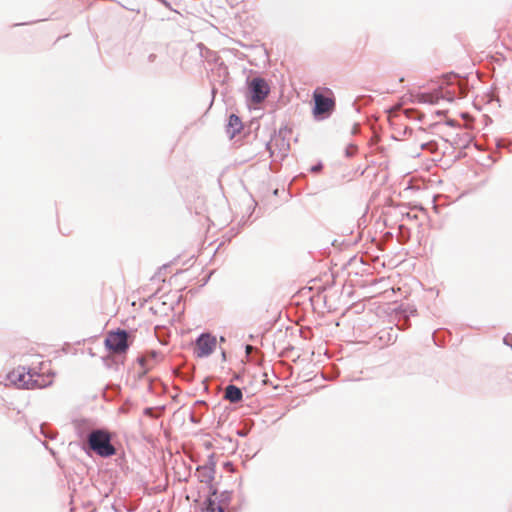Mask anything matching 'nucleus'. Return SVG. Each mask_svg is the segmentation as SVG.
Instances as JSON below:
<instances>
[{
	"mask_svg": "<svg viewBox=\"0 0 512 512\" xmlns=\"http://www.w3.org/2000/svg\"><path fill=\"white\" fill-rule=\"evenodd\" d=\"M85 446L103 458L116 454V449L111 443V434L103 429L90 431L86 437Z\"/></svg>",
	"mask_w": 512,
	"mask_h": 512,
	"instance_id": "obj_1",
	"label": "nucleus"
},
{
	"mask_svg": "<svg viewBox=\"0 0 512 512\" xmlns=\"http://www.w3.org/2000/svg\"><path fill=\"white\" fill-rule=\"evenodd\" d=\"M10 378L19 387L26 389L44 388L52 383V376L40 374L35 370L25 371V368L13 371Z\"/></svg>",
	"mask_w": 512,
	"mask_h": 512,
	"instance_id": "obj_2",
	"label": "nucleus"
},
{
	"mask_svg": "<svg viewBox=\"0 0 512 512\" xmlns=\"http://www.w3.org/2000/svg\"><path fill=\"white\" fill-rule=\"evenodd\" d=\"M313 115L316 119L329 117L335 109L333 91L327 87H317L313 92Z\"/></svg>",
	"mask_w": 512,
	"mask_h": 512,
	"instance_id": "obj_3",
	"label": "nucleus"
},
{
	"mask_svg": "<svg viewBox=\"0 0 512 512\" xmlns=\"http://www.w3.org/2000/svg\"><path fill=\"white\" fill-rule=\"evenodd\" d=\"M128 338L129 333L125 330L111 331L105 338V346L113 354H124L129 348Z\"/></svg>",
	"mask_w": 512,
	"mask_h": 512,
	"instance_id": "obj_4",
	"label": "nucleus"
},
{
	"mask_svg": "<svg viewBox=\"0 0 512 512\" xmlns=\"http://www.w3.org/2000/svg\"><path fill=\"white\" fill-rule=\"evenodd\" d=\"M217 338L210 333H202L195 341L194 354L199 358L210 356L216 349Z\"/></svg>",
	"mask_w": 512,
	"mask_h": 512,
	"instance_id": "obj_5",
	"label": "nucleus"
},
{
	"mask_svg": "<svg viewBox=\"0 0 512 512\" xmlns=\"http://www.w3.org/2000/svg\"><path fill=\"white\" fill-rule=\"evenodd\" d=\"M443 84L451 88L448 93L453 94V97H465L469 91L468 80L455 73L445 75Z\"/></svg>",
	"mask_w": 512,
	"mask_h": 512,
	"instance_id": "obj_6",
	"label": "nucleus"
},
{
	"mask_svg": "<svg viewBox=\"0 0 512 512\" xmlns=\"http://www.w3.org/2000/svg\"><path fill=\"white\" fill-rule=\"evenodd\" d=\"M248 90L250 100L255 104H259L268 96L270 88L264 79L257 77L249 82Z\"/></svg>",
	"mask_w": 512,
	"mask_h": 512,
	"instance_id": "obj_7",
	"label": "nucleus"
},
{
	"mask_svg": "<svg viewBox=\"0 0 512 512\" xmlns=\"http://www.w3.org/2000/svg\"><path fill=\"white\" fill-rule=\"evenodd\" d=\"M161 353L151 350L138 357V363L143 370V373H147L151 370L159 361H161Z\"/></svg>",
	"mask_w": 512,
	"mask_h": 512,
	"instance_id": "obj_8",
	"label": "nucleus"
},
{
	"mask_svg": "<svg viewBox=\"0 0 512 512\" xmlns=\"http://www.w3.org/2000/svg\"><path fill=\"white\" fill-rule=\"evenodd\" d=\"M242 398L243 393L239 387L230 384L225 388L224 399L229 401L230 403H238L242 400Z\"/></svg>",
	"mask_w": 512,
	"mask_h": 512,
	"instance_id": "obj_9",
	"label": "nucleus"
},
{
	"mask_svg": "<svg viewBox=\"0 0 512 512\" xmlns=\"http://www.w3.org/2000/svg\"><path fill=\"white\" fill-rule=\"evenodd\" d=\"M243 128L242 121L240 118L235 115L231 114L229 116L228 124L226 127L227 134H229L230 138H233L237 133H239Z\"/></svg>",
	"mask_w": 512,
	"mask_h": 512,
	"instance_id": "obj_10",
	"label": "nucleus"
},
{
	"mask_svg": "<svg viewBox=\"0 0 512 512\" xmlns=\"http://www.w3.org/2000/svg\"><path fill=\"white\" fill-rule=\"evenodd\" d=\"M400 113L404 114L408 119H420L419 113L414 109H403L400 110Z\"/></svg>",
	"mask_w": 512,
	"mask_h": 512,
	"instance_id": "obj_11",
	"label": "nucleus"
},
{
	"mask_svg": "<svg viewBox=\"0 0 512 512\" xmlns=\"http://www.w3.org/2000/svg\"><path fill=\"white\" fill-rule=\"evenodd\" d=\"M203 512H224L222 507L215 502L209 501L207 507L203 510Z\"/></svg>",
	"mask_w": 512,
	"mask_h": 512,
	"instance_id": "obj_12",
	"label": "nucleus"
},
{
	"mask_svg": "<svg viewBox=\"0 0 512 512\" xmlns=\"http://www.w3.org/2000/svg\"><path fill=\"white\" fill-rule=\"evenodd\" d=\"M419 101L424 103H434V96L431 94H422L419 96Z\"/></svg>",
	"mask_w": 512,
	"mask_h": 512,
	"instance_id": "obj_13",
	"label": "nucleus"
},
{
	"mask_svg": "<svg viewBox=\"0 0 512 512\" xmlns=\"http://www.w3.org/2000/svg\"><path fill=\"white\" fill-rule=\"evenodd\" d=\"M357 151V147L355 145H350L347 149H346V155L348 157H351L353 156Z\"/></svg>",
	"mask_w": 512,
	"mask_h": 512,
	"instance_id": "obj_14",
	"label": "nucleus"
},
{
	"mask_svg": "<svg viewBox=\"0 0 512 512\" xmlns=\"http://www.w3.org/2000/svg\"><path fill=\"white\" fill-rule=\"evenodd\" d=\"M321 169H322V165L321 164H317V165H315V166H313L311 168V171L316 173V172H319Z\"/></svg>",
	"mask_w": 512,
	"mask_h": 512,
	"instance_id": "obj_15",
	"label": "nucleus"
},
{
	"mask_svg": "<svg viewBox=\"0 0 512 512\" xmlns=\"http://www.w3.org/2000/svg\"><path fill=\"white\" fill-rule=\"evenodd\" d=\"M504 342L508 344V336L504 338Z\"/></svg>",
	"mask_w": 512,
	"mask_h": 512,
	"instance_id": "obj_16",
	"label": "nucleus"
},
{
	"mask_svg": "<svg viewBox=\"0 0 512 512\" xmlns=\"http://www.w3.org/2000/svg\"><path fill=\"white\" fill-rule=\"evenodd\" d=\"M246 349H247V351H249L252 349V347L250 345H247Z\"/></svg>",
	"mask_w": 512,
	"mask_h": 512,
	"instance_id": "obj_17",
	"label": "nucleus"
},
{
	"mask_svg": "<svg viewBox=\"0 0 512 512\" xmlns=\"http://www.w3.org/2000/svg\"><path fill=\"white\" fill-rule=\"evenodd\" d=\"M220 341H221V342H224V341H225V338H224V337H221V338H220Z\"/></svg>",
	"mask_w": 512,
	"mask_h": 512,
	"instance_id": "obj_18",
	"label": "nucleus"
},
{
	"mask_svg": "<svg viewBox=\"0 0 512 512\" xmlns=\"http://www.w3.org/2000/svg\"><path fill=\"white\" fill-rule=\"evenodd\" d=\"M222 356H223V358L225 359L226 354H225V352H224V351L222 352Z\"/></svg>",
	"mask_w": 512,
	"mask_h": 512,
	"instance_id": "obj_19",
	"label": "nucleus"
}]
</instances>
